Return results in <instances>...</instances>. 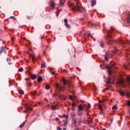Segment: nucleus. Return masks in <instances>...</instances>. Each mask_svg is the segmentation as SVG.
Here are the masks:
<instances>
[{"instance_id":"obj_32","label":"nucleus","mask_w":130,"mask_h":130,"mask_svg":"<svg viewBox=\"0 0 130 130\" xmlns=\"http://www.w3.org/2000/svg\"><path fill=\"white\" fill-rule=\"evenodd\" d=\"M123 68H124V69H125L126 70H127V69H128V67H127V66L125 64L123 65Z\"/></svg>"},{"instance_id":"obj_63","label":"nucleus","mask_w":130,"mask_h":130,"mask_svg":"<svg viewBox=\"0 0 130 130\" xmlns=\"http://www.w3.org/2000/svg\"><path fill=\"white\" fill-rule=\"evenodd\" d=\"M71 99L72 100H73V99Z\"/></svg>"},{"instance_id":"obj_52","label":"nucleus","mask_w":130,"mask_h":130,"mask_svg":"<svg viewBox=\"0 0 130 130\" xmlns=\"http://www.w3.org/2000/svg\"><path fill=\"white\" fill-rule=\"evenodd\" d=\"M72 110H73V111L75 110V107H73V108H72Z\"/></svg>"},{"instance_id":"obj_16","label":"nucleus","mask_w":130,"mask_h":130,"mask_svg":"<svg viewBox=\"0 0 130 130\" xmlns=\"http://www.w3.org/2000/svg\"><path fill=\"white\" fill-rule=\"evenodd\" d=\"M96 5V0H92L91 7H94Z\"/></svg>"},{"instance_id":"obj_48","label":"nucleus","mask_w":130,"mask_h":130,"mask_svg":"<svg viewBox=\"0 0 130 130\" xmlns=\"http://www.w3.org/2000/svg\"><path fill=\"white\" fill-rule=\"evenodd\" d=\"M71 115H72V116H75V113H72L71 114Z\"/></svg>"},{"instance_id":"obj_55","label":"nucleus","mask_w":130,"mask_h":130,"mask_svg":"<svg viewBox=\"0 0 130 130\" xmlns=\"http://www.w3.org/2000/svg\"><path fill=\"white\" fill-rule=\"evenodd\" d=\"M4 29H5V31H7V27H5Z\"/></svg>"},{"instance_id":"obj_37","label":"nucleus","mask_w":130,"mask_h":130,"mask_svg":"<svg viewBox=\"0 0 130 130\" xmlns=\"http://www.w3.org/2000/svg\"><path fill=\"white\" fill-rule=\"evenodd\" d=\"M60 11H61V10H59L57 11V14H56L57 17L58 16V14H59V13H60Z\"/></svg>"},{"instance_id":"obj_61","label":"nucleus","mask_w":130,"mask_h":130,"mask_svg":"<svg viewBox=\"0 0 130 130\" xmlns=\"http://www.w3.org/2000/svg\"><path fill=\"white\" fill-rule=\"evenodd\" d=\"M66 125H67V123H66V124H64V126H66Z\"/></svg>"},{"instance_id":"obj_11","label":"nucleus","mask_w":130,"mask_h":130,"mask_svg":"<svg viewBox=\"0 0 130 130\" xmlns=\"http://www.w3.org/2000/svg\"><path fill=\"white\" fill-rule=\"evenodd\" d=\"M50 4L51 8H52L53 9H54V8H55V6H54V1H53V0H52L50 2Z\"/></svg>"},{"instance_id":"obj_56","label":"nucleus","mask_w":130,"mask_h":130,"mask_svg":"<svg viewBox=\"0 0 130 130\" xmlns=\"http://www.w3.org/2000/svg\"><path fill=\"white\" fill-rule=\"evenodd\" d=\"M75 130H80L78 128H77L76 129H75Z\"/></svg>"},{"instance_id":"obj_42","label":"nucleus","mask_w":130,"mask_h":130,"mask_svg":"<svg viewBox=\"0 0 130 130\" xmlns=\"http://www.w3.org/2000/svg\"><path fill=\"white\" fill-rule=\"evenodd\" d=\"M7 61L9 62L11 61V58H7Z\"/></svg>"},{"instance_id":"obj_1","label":"nucleus","mask_w":130,"mask_h":130,"mask_svg":"<svg viewBox=\"0 0 130 130\" xmlns=\"http://www.w3.org/2000/svg\"><path fill=\"white\" fill-rule=\"evenodd\" d=\"M66 88H70L73 89L74 85L71 84L70 81H67L66 80H63V87H59L58 85H56V90L55 93L52 95V97H56L57 98H66L63 96V94L60 93V92H63Z\"/></svg>"},{"instance_id":"obj_18","label":"nucleus","mask_w":130,"mask_h":130,"mask_svg":"<svg viewBox=\"0 0 130 130\" xmlns=\"http://www.w3.org/2000/svg\"><path fill=\"white\" fill-rule=\"evenodd\" d=\"M25 123L26 121H24L22 124H21L19 126L20 128H22L24 126V125H25Z\"/></svg>"},{"instance_id":"obj_62","label":"nucleus","mask_w":130,"mask_h":130,"mask_svg":"<svg viewBox=\"0 0 130 130\" xmlns=\"http://www.w3.org/2000/svg\"><path fill=\"white\" fill-rule=\"evenodd\" d=\"M66 128H63V130H66Z\"/></svg>"},{"instance_id":"obj_57","label":"nucleus","mask_w":130,"mask_h":130,"mask_svg":"<svg viewBox=\"0 0 130 130\" xmlns=\"http://www.w3.org/2000/svg\"><path fill=\"white\" fill-rule=\"evenodd\" d=\"M23 39H24V40H26L27 39H26V38H23Z\"/></svg>"},{"instance_id":"obj_8","label":"nucleus","mask_w":130,"mask_h":130,"mask_svg":"<svg viewBox=\"0 0 130 130\" xmlns=\"http://www.w3.org/2000/svg\"><path fill=\"white\" fill-rule=\"evenodd\" d=\"M26 54H29V57H31L32 58V62H34V61L35 60V59H36V58H35V57L34 56V55L31 53H29V52H26Z\"/></svg>"},{"instance_id":"obj_6","label":"nucleus","mask_w":130,"mask_h":130,"mask_svg":"<svg viewBox=\"0 0 130 130\" xmlns=\"http://www.w3.org/2000/svg\"><path fill=\"white\" fill-rule=\"evenodd\" d=\"M118 83L120 86H121L122 88H124L125 87V85L124 84L123 80L122 79H119L118 81Z\"/></svg>"},{"instance_id":"obj_26","label":"nucleus","mask_w":130,"mask_h":130,"mask_svg":"<svg viewBox=\"0 0 130 130\" xmlns=\"http://www.w3.org/2000/svg\"><path fill=\"white\" fill-rule=\"evenodd\" d=\"M127 22L130 23V16H128L126 18Z\"/></svg>"},{"instance_id":"obj_31","label":"nucleus","mask_w":130,"mask_h":130,"mask_svg":"<svg viewBox=\"0 0 130 130\" xmlns=\"http://www.w3.org/2000/svg\"><path fill=\"white\" fill-rule=\"evenodd\" d=\"M120 95H122V96H124V95H125V93H124L123 91H120Z\"/></svg>"},{"instance_id":"obj_9","label":"nucleus","mask_w":130,"mask_h":130,"mask_svg":"<svg viewBox=\"0 0 130 130\" xmlns=\"http://www.w3.org/2000/svg\"><path fill=\"white\" fill-rule=\"evenodd\" d=\"M110 58V54L108 53H106L105 55V59L107 61H108V59Z\"/></svg>"},{"instance_id":"obj_10","label":"nucleus","mask_w":130,"mask_h":130,"mask_svg":"<svg viewBox=\"0 0 130 130\" xmlns=\"http://www.w3.org/2000/svg\"><path fill=\"white\" fill-rule=\"evenodd\" d=\"M84 37H90V36H91V37H92V36L91 35V33H90V31H87L86 32H85L84 34Z\"/></svg>"},{"instance_id":"obj_21","label":"nucleus","mask_w":130,"mask_h":130,"mask_svg":"<svg viewBox=\"0 0 130 130\" xmlns=\"http://www.w3.org/2000/svg\"><path fill=\"white\" fill-rule=\"evenodd\" d=\"M29 110H30L31 111H32V109L31 108H30L29 109L28 108V109H26L25 110H24L23 111V112L24 113H27V112H28V111H29Z\"/></svg>"},{"instance_id":"obj_12","label":"nucleus","mask_w":130,"mask_h":130,"mask_svg":"<svg viewBox=\"0 0 130 130\" xmlns=\"http://www.w3.org/2000/svg\"><path fill=\"white\" fill-rule=\"evenodd\" d=\"M83 107L85 108L86 109H89L91 107V105L90 104H88L87 105H83Z\"/></svg>"},{"instance_id":"obj_4","label":"nucleus","mask_w":130,"mask_h":130,"mask_svg":"<svg viewBox=\"0 0 130 130\" xmlns=\"http://www.w3.org/2000/svg\"><path fill=\"white\" fill-rule=\"evenodd\" d=\"M68 22L69 21H68V19H67L66 18L64 19V23L65 27H66V28H67V29H71V25L68 23Z\"/></svg>"},{"instance_id":"obj_2","label":"nucleus","mask_w":130,"mask_h":130,"mask_svg":"<svg viewBox=\"0 0 130 130\" xmlns=\"http://www.w3.org/2000/svg\"><path fill=\"white\" fill-rule=\"evenodd\" d=\"M76 5L77 6H74L71 10L74 11H78L79 13H82V10H84L83 7L79 6V3L77 2Z\"/></svg>"},{"instance_id":"obj_29","label":"nucleus","mask_w":130,"mask_h":130,"mask_svg":"<svg viewBox=\"0 0 130 130\" xmlns=\"http://www.w3.org/2000/svg\"><path fill=\"white\" fill-rule=\"evenodd\" d=\"M100 103H104V102H105V101H106V100H103L102 101L99 100Z\"/></svg>"},{"instance_id":"obj_30","label":"nucleus","mask_w":130,"mask_h":130,"mask_svg":"<svg viewBox=\"0 0 130 130\" xmlns=\"http://www.w3.org/2000/svg\"><path fill=\"white\" fill-rule=\"evenodd\" d=\"M75 106H76V103H75V102H73L72 104V107H75Z\"/></svg>"},{"instance_id":"obj_46","label":"nucleus","mask_w":130,"mask_h":130,"mask_svg":"<svg viewBox=\"0 0 130 130\" xmlns=\"http://www.w3.org/2000/svg\"><path fill=\"white\" fill-rule=\"evenodd\" d=\"M69 98H74V96H73L72 95H69Z\"/></svg>"},{"instance_id":"obj_60","label":"nucleus","mask_w":130,"mask_h":130,"mask_svg":"<svg viewBox=\"0 0 130 130\" xmlns=\"http://www.w3.org/2000/svg\"><path fill=\"white\" fill-rule=\"evenodd\" d=\"M27 62H28V61H29V60H26Z\"/></svg>"},{"instance_id":"obj_43","label":"nucleus","mask_w":130,"mask_h":130,"mask_svg":"<svg viewBox=\"0 0 130 130\" xmlns=\"http://www.w3.org/2000/svg\"><path fill=\"white\" fill-rule=\"evenodd\" d=\"M51 75H55V71L51 73Z\"/></svg>"},{"instance_id":"obj_35","label":"nucleus","mask_w":130,"mask_h":130,"mask_svg":"<svg viewBox=\"0 0 130 130\" xmlns=\"http://www.w3.org/2000/svg\"><path fill=\"white\" fill-rule=\"evenodd\" d=\"M19 72H23V68H19L18 69Z\"/></svg>"},{"instance_id":"obj_47","label":"nucleus","mask_w":130,"mask_h":130,"mask_svg":"<svg viewBox=\"0 0 130 130\" xmlns=\"http://www.w3.org/2000/svg\"><path fill=\"white\" fill-rule=\"evenodd\" d=\"M28 86L29 87H30V86H32V83H29Z\"/></svg>"},{"instance_id":"obj_36","label":"nucleus","mask_w":130,"mask_h":130,"mask_svg":"<svg viewBox=\"0 0 130 130\" xmlns=\"http://www.w3.org/2000/svg\"><path fill=\"white\" fill-rule=\"evenodd\" d=\"M125 95H126V97H130V96H129V92H127L126 93V94H125Z\"/></svg>"},{"instance_id":"obj_49","label":"nucleus","mask_w":130,"mask_h":130,"mask_svg":"<svg viewBox=\"0 0 130 130\" xmlns=\"http://www.w3.org/2000/svg\"><path fill=\"white\" fill-rule=\"evenodd\" d=\"M25 74H26V75H28V71L26 70L25 71Z\"/></svg>"},{"instance_id":"obj_39","label":"nucleus","mask_w":130,"mask_h":130,"mask_svg":"<svg viewBox=\"0 0 130 130\" xmlns=\"http://www.w3.org/2000/svg\"><path fill=\"white\" fill-rule=\"evenodd\" d=\"M45 63H44L42 64L41 68H45Z\"/></svg>"},{"instance_id":"obj_3","label":"nucleus","mask_w":130,"mask_h":130,"mask_svg":"<svg viewBox=\"0 0 130 130\" xmlns=\"http://www.w3.org/2000/svg\"><path fill=\"white\" fill-rule=\"evenodd\" d=\"M115 65V64H112L105 66V68L108 69V75L109 77H111V75L112 74V70H111V69H112Z\"/></svg>"},{"instance_id":"obj_44","label":"nucleus","mask_w":130,"mask_h":130,"mask_svg":"<svg viewBox=\"0 0 130 130\" xmlns=\"http://www.w3.org/2000/svg\"><path fill=\"white\" fill-rule=\"evenodd\" d=\"M64 117H65V118L68 119V118H69V116H68V115H64Z\"/></svg>"},{"instance_id":"obj_54","label":"nucleus","mask_w":130,"mask_h":130,"mask_svg":"<svg viewBox=\"0 0 130 130\" xmlns=\"http://www.w3.org/2000/svg\"><path fill=\"white\" fill-rule=\"evenodd\" d=\"M127 44H130V41H129V42H126V43Z\"/></svg>"},{"instance_id":"obj_27","label":"nucleus","mask_w":130,"mask_h":130,"mask_svg":"<svg viewBox=\"0 0 130 130\" xmlns=\"http://www.w3.org/2000/svg\"><path fill=\"white\" fill-rule=\"evenodd\" d=\"M110 88H111V86H109L108 87V88L103 89V92H105L106 90H109V89H110Z\"/></svg>"},{"instance_id":"obj_41","label":"nucleus","mask_w":130,"mask_h":130,"mask_svg":"<svg viewBox=\"0 0 130 130\" xmlns=\"http://www.w3.org/2000/svg\"><path fill=\"white\" fill-rule=\"evenodd\" d=\"M99 107L100 110H102V106H101V105H99Z\"/></svg>"},{"instance_id":"obj_20","label":"nucleus","mask_w":130,"mask_h":130,"mask_svg":"<svg viewBox=\"0 0 130 130\" xmlns=\"http://www.w3.org/2000/svg\"><path fill=\"white\" fill-rule=\"evenodd\" d=\"M37 76V77H38V75H34L31 76V78L32 80H36Z\"/></svg>"},{"instance_id":"obj_51","label":"nucleus","mask_w":130,"mask_h":130,"mask_svg":"<svg viewBox=\"0 0 130 130\" xmlns=\"http://www.w3.org/2000/svg\"><path fill=\"white\" fill-rule=\"evenodd\" d=\"M116 51H117V50H115L114 51H113V52H116Z\"/></svg>"},{"instance_id":"obj_38","label":"nucleus","mask_w":130,"mask_h":130,"mask_svg":"<svg viewBox=\"0 0 130 130\" xmlns=\"http://www.w3.org/2000/svg\"><path fill=\"white\" fill-rule=\"evenodd\" d=\"M9 19H13L14 20H16V18H15V17H14V16H10L9 17Z\"/></svg>"},{"instance_id":"obj_28","label":"nucleus","mask_w":130,"mask_h":130,"mask_svg":"<svg viewBox=\"0 0 130 130\" xmlns=\"http://www.w3.org/2000/svg\"><path fill=\"white\" fill-rule=\"evenodd\" d=\"M73 124H74V125H77V121L76 120V119H73Z\"/></svg>"},{"instance_id":"obj_59","label":"nucleus","mask_w":130,"mask_h":130,"mask_svg":"<svg viewBox=\"0 0 130 130\" xmlns=\"http://www.w3.org/2000/svg\"><path fill=\"white\" fill-rule=\"evenodd\" d=\"M12 64V63H8V64Z\"/></svg>"},{"instance_id":"obj_25","label":"nucleus","mask_w":130,"mask_h":130,"mask_svg":"<svg viewBox=\"0 0 130 130\" xmlns=\"http://www.w3.org/2000/svg\"><path fill=\"white\" fill-rule=\"evenodd\" d=\"M46 90H49V89H50V86H49V85L48 84L46 85Z\"/></svg>"},{"instance_id":"obj_15","label":"nucleus","mask_w":130,"mask_h":130,"mask_svg":"<svg viewBox=\"0 0 130 130\" xmlns=\"http://www.w3.org/2000/svg\"><path fill=\"white\" fill-rule=\"evenodd\" d=\"M37 81L38 83H41L43 81V79H42V77H40L37 79Z\"/></svg>"},{"instance_id":"obj_34","label":"nucleus","mask_w":130,"mask_h":130,"mask_svg":"<svg viewBox=\"0 0 130 130\" xmlns=\"http://www.w3.org/2000/svg\"><path fill=\"white\" fill-rule=\"evenodd\" d=\"M101 47H104V44L103 43H100Z\"/></svg>"},{"instance_id":"obj_40","label":"nucleus","mask_w":130,"mask_h":130,"mask_svg":"<svg viewBox=\"0 0 130 130\" xmlns=\"http://www.w3.org/2000/svg\"><path fill=\"white\" fill-rule=\"evenodd\" d=\"M112 31H113V29H111L110 30H109L108 31L109 34H110V33H111V32H112Z\"/></svg>"},{"instance_id":"obj_7","label":"nucleus","mask_w":130,"mask_h":130,"mask_svg":"<svg viewBox=\"0 0 130 130\" xmlns=\"http://www.w3.org/2000/svg\"><path fill=\"white\" fill-rule=\"evenodd\" d=\"M3 52L5 53V54H7V51L5 49V47L3 46L0 47V55L3 53Z\"/></svg>"},{"instance_id":"obj_58","label":"nucleus","mask_w":130,"mask_h":130,"mask_svg":"<svg viewBox=\"0 0 130 130\" xmlns=\"http://www.w3.org/2000/svg\"><path fill=\"white\" fill-rule=\"evenodd\" d=\"M55 120H58V119L57 118H56Z\"/></svg>"},{"instance_id":"obj_64","label":"nucleus","mask_w":130,"mask_h":130,"mask_svg":"<svg viewBox=\"0 0 130 130\" xmlns=\"http://www.w3.org/2000/svg\"><path fill=\"white\" fill-rule=\"evenodd\" d=\"M25 80H27V79H25Z\"/></svg>"},{"instance_id":"obj_22","label":"nucleus","mask_w":130,"mask_h":130,"mask_svg":"<svg viewBox=\"0 0 130 130\" xmlns=\"http://www.w3.org/2000/svg\"><path fill=\"white\" fill-rule=\"evenodd\" d=\"M112 109L113 110H115V109H117V104H115L114 106H113L112 107Z\"/></svg>"},{"instance_id":"obj_19","label":"nucleus","mask_w":130,"mask_h":130,"mask_svg":"<svg viewBox=\"0 0 130 130\" xmlns=\"http://www.w3.org/2000/svg\"><path fill=\"white\" fill-rule=\"evenodd\" d=\"M116 42H117V43H119V44H124V43H125V42H123V41H122V40L121 39H120L119 42L117 41Z\"/></svg>"},{"instance_id":"obj_33","label":"nucleus","mask_w":130,"mask_h":130,"mask_svg":"<svg viewBox=\"0 0 130 130\" xmlns=\"http://www.w3.org/2000/svg\"><path fill=\"white\" fill-rule=\"evenodd\" d=\"M107 37L108 38H112V36H111V35H110V34L108 35L107 36Z\"/></svg>"},{"instance_id":"obj_23","label":"nucleus","mask_w":130,"mask_h":130,"mask_svg":"<svg viewBox=\"0 0 130 130\" xmlns=\"http://www.w3.org/2000/svg\"><path fill=\"white\" fill-rule=\"evenodd\" d=\"M18 93L19 94H21V95H23L24 94V92L23 91V90L21 89L19 90Z\"/></svg>"},{"instance_id":"obj_24","label":"nucleus","mask_w":130,"mask_h":130,"mask_svg":"<svg viewBox=\"0 0 130 130\" xmlns=\"http://www.w3.org/2000/svg\"><path fill=\"white\" fill-rule=\"evenodd\" d=\"M108 40V45H112V40Z\"/></svg>"},{"instance_id":"obj_13","label":"nucleus","mask_w":130,"mask_h":130,"mask_svg":"<svg viewBox=\"0 0 130 130\" xmlns=\"http://www.w3.org/2000/svg\"><path fill=\"white\" fill-rule=\"evenodd\" d=\"M112 79H111V78L108 77V81L106 82V84L107 85H109V84H110V83H112Z\"/></svg>"},{"instance_id":"obj_53","label":"nucleus","mask_w":130,"mask_h":130,"mask_svg":"<svg viewBox=\"0 0 130 130\" xmlns=\"http://www.w3.org/2000/svg\"><path fill=\"white\" fill-rule=\"evenodd\" d=\"M26 17H27V18H28V19H29V20H30V16H28V17L26 16Z\"/></svg>"},{"instance_id":"obj_14","label":"nucleus","mask_w":130,"mask_h":130,"mask_svg":"<svg viewBox=\"0 0 130 130\" xmlns=\"http://www.w3.org/2000/svg\"><path fill=\"white\" fill-rule=\"evenodd\" d=\"M64 3H66V1L64 0H60V5L62 7H63V5H64Z\"/></svg>"},{"instance_id":"obj_5","label":"nucleus","mask_w":130,"mask_h":130,"mask_svg":"<svg viewBox=\"0 0 130 130\" xmlns=\"http://www.w3.org/2000/svg\"><path fill=\"white\" fill-rule=\"evenodd\" d=\"M85 108V107H84L83 106H82V105H80L78 106V113L79 114V115H81V111H82V110H83V109Z\"/></svg>"},{"instance_id":"obj_17","label":"nucleus","mask_w":130,"mask_h":130,"mask_svg":"<svg viewBox=\"0 0 130 130\" xmlns=\"http://www.w3.org/2000/svg\"><path fill=\"white\" fill-rule=\"evenodd\" d=\"M51 108H52V110H55L56 109H58V108L57 107V106H56L55 105L52 106L51 107Z\"/></svg>"},{"instance_id":"obj_50","label":"nucleus","mask_w":130,"mask_h":130,"mask_svg":"<svg viewBox=\"0 0 130 130\" xmlns=\"http://www.w3.org/2000/svg\"><path fill=\"white\" fill-rule=\"evenodd\" d=\"M41 39H44V37L43 36L41 37Z\"/></svg>"},{"instance_id":"obj_45","label":"nucleus","mask_w":130,"mask_h":130,"mask_svg":"<svg viewBox=\"0 0 130 130\" xmlns=\"http://www.w3.org/2000/svg\"><path fill=\"white\" fill-rule=\"evenodd\" d=\"M57 130H61V128L60 127H57Z\"/></svg>"}]
</instances>
